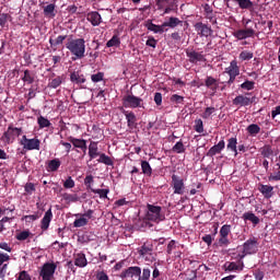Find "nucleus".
Masks as SVG:
<instances>
[{
    "label": "nucleus",
    "instance_id": "b1692460",
    "mask_svg": "<svg viewBox=\"0 0 280 280\" xmlns=\"http://www.w3.org/2000/svg\"><path fill=\"white\" fill-rule=\"evenodd\" d=\"M70 80L74 84H84V82H86V78H84V74H81L80 71H73L70 74Z\"/></svg>",
    "mask_w": 280,
    "mask_h": 280
},
{
    "label": "nucleus",
    "instance_id": "7ed1b4c3",
    "mask_svg": "<svg viewBox=\"0 0 280 280\" xmlns=\"http://www.w3.org/2000/svg\"><path fill=\"white\" fill-rule=\"evenodd\" d=\"M240 253L235 259H244L246 255H255L257 253V238H249L244 244L243 247H238Z\"/></svg>",
    "mask_w": 280,
    "mask_h": 280
},
{
    "label": "nucleus",
    "instance_id": "6ab92c4d",
    "mask_svg": "<svg viewBox=\"0 0 280 280\" xmlns=\"http://www.w3.org/2000/svg\"><path fill=\"white\" fill-rule=\"evenodd\" d=\"M225 142L224 140H221L218 144L213 145L210 148V150L207 153V156H215V154H220L225 148Z\"/></svg>",
    "mask_w": 280,
    "mask_h": 280
},
{
    "label": "nucleus",
    "instance_id": "e433bc0d",
    "mask_svg": "<svg viewBox=\"0 0 280 280\" xmlns=\"http://www.w3.org/2000/svg\"><path fill=\"white\" fill-rule=\"evenodd\" d=\"M272 186H268V185H261L259 188V191L262 194V196L265 198H270L271 194H272Z\"/></svg>",
    "mask_w": 280,
    "mask_h": 280
},
{
    "label": "nucleus",
    "instance_id": "7c9ffc66",
    "mask_svg": "<svg viewBox=\"0 0 280 280\" xmlns=\"http://www.w3.org/2000/svg\"><path fill=\"white\" fill-rule=\"evenodd\" d=\"M69 141L70 143H72V145H74V148H79L80 150H86V140L70 137Z\"/></svg>",
    "mask_w": 280,
    "mask_h": 280
},
{
    "label": "nucleus",
    "instance_id": "052dcab7",
    "mask_svg": "<svg viewBox=\"0 0 280 280\" xmlns=\"http://www.w3.org/2000/svg\"><path fill=\"white\" fill-rule=\"evenodd\" d=\"M154 102H155L156 106H161V104H163V94L156 92L154 94Z\"/></svg>",
    "mask_w": 280,
    "mask_h": 280
},
{
    "label": "nucleus",
    "instance_id": "4c0bfd02",
    "mask_svg": "<svg viewBox=\"0 0 280 280\" xmlns=\"http://www.w3.org/2000/svg\"><path fill=\"white\" fill-rule=\"evenodd\" d=\"M254 54L253 51H249V50H243L241 51L240 56H238V59L244 62L245 60H253L254 58Z\"/></svg>",
    "mask_w": 280,
    "mask_h": 280
},
{
    "label": "nucleus",
    "instance_id": "6e6552de",
    "mask_svg": "<svg viewBox=\"0 0 280 280\" xmlns=\"http://www.w3.org/2000/svg\"><path fill=\"white\" fill-rule=\"evenodd\" d=\"M141 102H143V100L132 94H127L122 97V106L125 108H139V106H141Z\"/></svg>",
    "mask_w": 280,
    "mask_h": 280
},
{
    "label": "nucleus",
    "instance_id": "09e8293b",
    "mask_svg": "<svg viewBox=\"0 0 280 280\" xmlns=\"http://www.w3.org/2000/svg\"><path fill=\"white\" fill-rule=\"evenodd\" d=\"M170 100L172 104H185V97L178 94H173Z\"/></svg>",
    "mask_w": 280,
    "mask_h": 280
},
{
    "label": "nucleus",
    "instance_id": "c9c22d12",
    "mask_svg": "<svg viewBox=\"0 0 280 280\" xmlns=\"http://www.w3.org/2000/svg\"><path fill=\"white\" fill-rule=\"evenodd\" d=\"M63 80H65V77H56L54 79H50L48 82L49 89H58V86L62 84Z\"/></svg>",
    "mask_w": 280,
    "mask_h": 280
},
{
    "label": "nucleus",
    "instance_id": "a18cd8bd",
    "mask_svg": "<svg viewBox=\"0 0 280 280\" xmlns=\"http://www.w3.org/2000/svg\"><path fill=\"white\" fill-rule=\"evenodd\" d=\"M174 3V0H156L158 10H163Z\"/></svg>",
    "mask_w": 280,
    "mask_h": 280
},
{
    "label": "nucleus",
    "instance_id": "bf43d9fd",
    "mask_svg": "<svg viewBox=\"0 0 280 280\" xmlns=\"http://www.w3.org/2000/svg\"><path fill=\"white\" fill-rule=\"evenodd\" d=\"M16 279L18 280H32V277L30 276V273H27V271L23 270L18 273Z\"/></svg>",
    "mask_w": 280,
    "mask_h": 280
},
{
    "label": "nucleus",
    "instance_id": "a19ab883",
    "mask_svg": "<svg viewBox=\"0 0 280 280\" xmlns=\"http://www.w3.org/2000/svg\"><path fill=\"white\" fill-rule=\"evenodd\" d=\"M121 45V39H119V36L114 35L107 43L106 47H119Z\"/></svg>",
    "mask_w": 280,
    "mask_h": 280
},
{
    "label": "nucleus",
    "instance_id": "79ce46f5",
    "mask_svg": "<svg viewBox=\"0 0 280 280\" xmlns=\"http://www.w3.org/2000/svg\"><path fill=\"white\" fill-rule=\"evenodd\" d=\"M37 124H38L40 129L49 128V126H51V121H49V119L45 118L44 116H39L37 118Z\"/></svg>",
    "mask_w": 280,
    "mask_h": 280
},
{
    "label": "nucleus",
    "instance_id": "de8ad7c7",
    "mask_svg": "<svg viewBox=\"0 0 280 280\" xmlns=\"http://www.w3.org/2000/svg\"><path fill=\"white\" fill-rule=\"evenodd\" d=\"M30 235H32L31 231H28V230L22 231V232L16 234V240L19 242H25V240H27V237H30Z\"/></svg>",
    "mask_w": 280,
    "mask_h": 280
},
{
    "label": "nucleus",
    "instance_id": "aec40b11",
    "mask_svg": "<svg viewBox=\"0 0 280 280\" xmlns=\"http://www.w3.org/2000/svg\"><path fill=\"white\" fill-rule=\"evenodd\" d=\"M65 40H67V35H59L56 38L50 37L49 43H50L51 49H54V51H56V49H58V46L62 45L65 43Z\"/></svg>",
    "mask_w": 280,
    "mask_h": 280
},
{
    "label": "nucleus",
    "instance_id": "39448f33",
    "mask_svg": "<svg viewBox=\"0 0 280 280\" xmlns=\"http://www.w3.org/2000/svg\"><path fill=\"white\" fill-rule=\"evenodd\" d=\"M93 213H95V211L89 209L85 213L74 214L77 219L73 222V226L75 229H82V226H86V224H89V220H93Z\"/></svg>",
    "mask_w": 280,
    "mask_h": 280
},
{
    "label": "nucleus",
    "instance_id": "412c9836",
    "mask_svg": "<svg viewBox=\"0 0 280 280\" xmlns=\"http://www.w3.org/2000/svg\"><path fill=\"white\" fill-rule=\"evenodd\" d=\"M88 264L86 255L82 253L74 255V266H78V268H86Z\"/></svg>",
    "mask_w": 280,
    "mask_h": 280
},
{
    "label": "nucleus",
    "instance_id": "69168bd1",
    "mask_svg": "<svg viewBox=\"0 0 280 280\" xmlns=\"http://www.w3.org/2000/svg\"><path fill=\"white\" fill-rule=\"evenodd\" d=\"M93 183V175H88L84 178V185H86L88 189H91V184Z\"/></svg>",
    "mask_w": 280,
    "mask_h": 280
},
{
    "label": "nucleus",
    "instance_id": "2eb2a0df",
    "mask_svg": "<svg viewBox=\"0 0 280 280\" xmlns=\"http://www.w3.org/2000/svg\"><path fill=\"white\" fill-rule=\"evenodd\" d=\"M256 32L253 28H245V30H238L234 33V37L237 38V40H244L246 38H253L255 36Z\"/></svg>",
    "mask_w": 280,
    "mask_h": 280
},
{
    "label": "nucleus",
    "instance_id": "e2e57ef3",
    "mask_svg": "<svg viewBox=\"0 0 280 280\" xmlns=\"http://www.w3.org/2000/svg\"><path fill=\"white\" fill-rule=\"evenodd\" d=\"M40 218V215L38 214H30V215H25L24 220L26 222H35V220H38Z\"/></svg>",
    "mask_w": 280,
    "mask_h": 280
},
{
    "label": "nucleus",
    "instance_id": "6e6d98bb",
    "mask_svg": "<svg viewBox=\"0 0 280 280\" xmlns=\"http://www.w3.org/2000/svg\"><path fill=\"white\" fill-rule=\"evenodd\" d=\"M24 191H26L28 196H32V194L36 191V186H34L33 183H26V185L24 186Z\"/></svg>",
    "mask_w": 280,
    "mask_h": 280
},
{
    "label": "nucleus",
    "instance_id": "a211bd4d",
    "mask_svg": "<svg viewBox=\"0 0 280 280\" xmlns=\"http://www.w3.org/2000/svg\"><path fill=\"white\" fill-rule=\"evenodd\" d=\"M205 85L207 89L212 91L213 95L218 91V88L220 86V83L215 80L213 77H207L205 80Z\"/></svg>",
    "mask_w": 280,
    "mask_h": 280
},
{
    "label": "nucleus",
    "instance_id": "9d476101",
    "mask_svg": "<svg viewBox=\"0 0 280 280\" xmlns=\"http://www.w3.org/2000/svg\"><path fill=\"white\" fill-rule=\"evenodd\" d=\"M172 187L174 189V194L178 196H183L185 194V180L178 175H172Z\"/></svg>",
    "mask_w": 280,
    "mask_h": 280
},
{
    "label": "nucleus",
    "instance_id": "bb28decb",
    "mask_svg": "<svg viewBox=\"0 0 280 280\" xmlns=\"http://www.w3.org/2000/svg\"><path fill=\"white\" fill-rule=\"evenodd\" d=\"M242 219L244 220V222H252V224L254 226H257V224H259V219L257 215H255V213L253 212H245L242 217Z\"/></svg>",
    "mask_w": 280,
    "mask_h": 280
},
{
    "label": "nucleus",
    "instance_id": "9b49d317",
    "mask_svg": "<svg viewBox=\"0 0 280 280\" xmlns=\"http://www.w3.org/2000/svg\"><path fill=\"white\" fill-rule=\"evenodd\" d=\"M20 143L24 150H40V140L36 138L27 139V136H23Z\"/></svg>",
    "mask_w": 280,
    "mask_h": 280
},
{
    "label": "nucleus",
    "instance_id": "0eeeda50",
    "mask_svg": "<svg viewBox=\"0 0 280 280\" xmlns=\"http://www.w3.org/2000/svg\"><path fill=\"white\" fill-rule=\"evenodd\" d=\"M119 277L124 280H136L138 277H141V267H129L122 270Z\"/></svg>",
    "mask_w": 280,
    "mask_h": 280
},
{
    "label": "nucleus",
    "instance_id": "f3484780",
    "mask_svg": "<svg viewBox=\"0 0 280 280\" xmlns=\"http://www.w3.org/2000/svg\"><path fill=\"white\" fill-rule=\"evenodd\" d=\"M52 218H54V213L51 212V209H48L45 212L44 218L42 219V225H40L42 231H47V229H49V224H51Z\"/></svg>",
    "mask_w": 280,
    "mask_h": 280
},
{
    "label": "nucleus",
    "instance_id": "f704fd0d",
    "mask_svg": "<svg viewBox=\"0 0 280 280\" xmlns=\"http://www.w3.org/2000/svg\"><path fill=\"white\" fill-rule=\"evenodd\" d=\"M248 135H250V137H257V135H259V132H261V128L259 127V125L257 124H252L246 128Z\"/></svg>",
    "mask_w": 280,
    "mask_h": 280
},
{
    "label": "nucleus",
    "instance_id": "864d4df0",
    "mask_svg": "<svg viewBox=\"0 0 280 280\" xmlns=\"http://www.w3.org/2000/svg\"><path fill=\"white\" fill-rule=\"evenodd\" d=\"M195 130L199 133L205 132V125L202 124V119L195 120Z\"/></svg>",
    "mask_w": 280,
    "mask_h": 280
},
{
    "label": "nucleus",
    "instance_id": "2f4dec72",
    "mask_svg": "<svg viewBox=\"0 0 280 280\" xmlns=\"http://www.w3.org/2000/svg\"><path fill=\"white\" fill-rule=\"evenodd\" d=\"M22 80L23 82H25V84H34V81L36 80V74L30 70H25Z\"/></svg>",
    "mask_w": 280,
    "mask_h": 280
},
{
    "label": "nucleus",
    "instance_id": "338daca9",
    "mask_svg": "<svg viewBox=\"0 0 280 280\" xmlns=\"http://www.w3.org/2000/svg\"><path fill=\"white\" fill-rule=\"evenodd\" d=\"M254 277L256 280H264V271L256 270Z\"/></svg>",
    "mask_w": 280,
    "mask_h": 280
},
{
    "label": "nucleus",
    "instance_id": "5fc2aeb1",
    "mask_svg": "<svg viewBox=\"0 0 280 280\" xmlns=\"http://www.w3.org/2000/svg\"><path fill=\"white\" fill-rule=\"evenodd\" d=\"M213 113H215L214 107H207L206 110L202 113L201 117L203 119H209L211 117V115H213Z\"/></svg>",
    "mask_w": 280,
    "mask_h": 280
},
{
    "label": "nucleus",
    "instance_id": "ddd939ff",
    "mask_svg": "<svg viewBox=\"0 0 280 280\" xmlns=\"http://www.w3.org/2000/svg\"><path fill=\"white\" fill-rule=\"evenodd\" d=\"M195 30L199 34V36H205L206 38L213 34V30H211L210 26H207V24H203L201 22L195 24Z\"/></svg>",
    "mask_w": 280,
    "mask_h": 280
},
{
    "label": "nucleus",
    "instance_id": "3c124183",
    "mask_svg": "<svg viewBox=\"0 0 280 280\" xmlns=\"http://www.w3.org/2000/svg\"><path fill=\"white\" fill-rule=\"evenodd\" d=\"M173 152H176V154H183V152H185V144H183L182 141L177 142L173 147Z\"/></svg>",
    "mask_w": 280,
    "mask_h": 280
},
{
    "label": "nucleus",
    "instance_id": "603ef678",
    "mask_svg": "<svg viewBox=\"0 0 280 280\" xmlns=\"http://www.w3.org/2000/svg\"><path fill=\"white\" fill-rule=\"evenodd\" d=\"M151 271L148 268H144L140 276H138V280H150Z\"/></svg>",
    "mask_w": 280,
    "mask_h": 280
},
{
    "label": "nucleus",
    "instance_id": "49530a36",
    "mask_svg": "<svg viewBox=\"0 0 280 280\" xmlns=\"http://www.w3.org/2000/svg\"><path fill=\"white\" fill-rule=\"evenodd\" d=\"M109 189H95L91 188L92 194H98L100 198H108Z\"/></svg>",
    "mask_w": 280,
    "mask_h": 280
},
{
    "label": "nucleus",
    "instance_id": "680f3d73",
    "mask_svg": "<svg viewBox=\"0 0 280 280\" xmlns=\"http://www.w3.org/2000/svg\"><path fill=\"white\" fill-rule=\"evenodd\" d=\"M5 261H10V255L0 252V266H3Z\"/></svg>",
    "mask_w": 280,
    "mask_h": 280
},
{
    "label": "nucleus",
    "instance_id": "cd10ccee",
    "mask_svg": "<svg viewBox=\"0 0 280 280\" xmlns=\"http://www.w3.org/2000/svg\"><path fill=\"white\" fill-rule=\"evenodd\" d=\"M124 114L127 119L128 128H130V130H132V128H135V126H137V116L132 112H129V113L125 112Z\"/></svg>",
    "mask_w": 280,
    "mask_h": 280
},
{
    "label": "nucleus",
    "instance_id": "c03bdc74",
    "mask_svg": "<svg viewBox=\"0 0 280 280\" xmlns=\"http://www.w3.org/2000/svg\"><path fill=\"white\" fill-rule=\"evenodd\" d=\"M97 161L98 163H103L104 165H113V160L105 153H101L100 159Z\"/></svg>",
    "mask_w": 280,
    "mask_h": 280
},
{
    "label": "nucleus",
    "instance_id": "f257e3e1",
    "mask_svg": "<svg viewBox=\"0 0 280 280\" xmlns=\"http://www.w3.org/2000/svg\"><path fill=\"white\" fill-rule=\"evenodd\" d=\"M66 47L78 60H82L84 54H86V42L84 38L69 39Z\"/></svg>",
    "mask_w": 280,
    "mask_h": 280
},
{
    "label": "nucleus",
    "instance_id": "37998d69",
    "mask_svg": "<svg viewBox=\"0 0 280 280\" xmlns=\"http://www.w3.org/2000/svg\"><path fill=\"white\" fill-rule=\"evenodd\" d=\"M228 150H231L237 154V138H230L228 143Z\"/></svg>",
    "mask_w": 280,
    "mask_h": 280
},
{
    "label": "nucleus",
    "instance_id": "0e129e2a",
    "mask_svg": "<svg viewBox=\"0 0 280 280\" xmlns=\"http://www.w3.org/2000/svg\"><path fill=\"white\" fill-rule=\"evenodd\" d=\"M147 46L156 49V39H154V37H149L147 40Z\"/></svg>",
    "mask_w": 280,
    "mask_h": 280
},
{
    "label": "nucleus",
    "instance_id": "4468645a",
    "mask_svg": "<svg viewBox=\"0 0 280 280\" xmlns=\"http://www.w3.org/2000/svg\"><path fill=\"white\" fill-rule=\"evenodd\" d=\"M186 56L192 65H198V62H203L205 60V55L196 50H187Z\"/></svg>",
    "mask_w": 280,
    "mask_h": 280
},
{
    "label": "nucleus",
    "instance_id": "20e7f679",
    "mask_svg": "<svg viewBox=\"0 0 280 280\" xmlns=\"http://www.w3.org/2000/svg\"><path fill=\"white\" fill-rule=\"evenodd\" d=\"M23 135V129L22 128H16L9 126L7 131L3 132L1 137V141L5 143L7 145H11L14 141H16L18 137H21Z\"/></svg>",
    "mask_w": 280,
    "mask_h": 280
},
{
    "label": "nucleus",
    "instance_id": "4d7b16f0",
    "mask_svg": "<svg viewBox=\"0 0 280 280\" xmlns=\"http://www.w3.org/2000/svg\"><path fill=\"white\" fill-rule=\"evenodd\" d=\"M91 80L94 83L102 82V80H104V72H97L95 74H92Z\"/></svg>",
    "mask_w": 280,
    "mask_h": 280
},
{
    "label": "nucleus",
    "instance_id": "f8f14e48",
    "mask_svg": "<svg viewBox=\"0 0 280 280\" xmlns=\"http://www.w3.org/2000/svg\"><path fill=\"white\" fill-rule=\"evenodd\" d=\"M255 100H257L255 96L248 97L238 95L233 100V104L234 106H250V104H254Z\"/></svg>",
    "mask_w": 280,
    "mask_h": 280
},
{
    "label": "nucleus",
    "instance_id": "58836bf2",
    "mask_svg": "<svg viewBox=\"0 0 280 280\" xmlns=\"http://www.w3.org/2000/svg\"><path fill=\"white\" fill-rule=\"evenodd\" d=\"M141 170L142 173L145 174V176H152V166H150V163L148 161L141 162Z\"/></svg>",
    "mask_w": 280,
    "mask_h": 280
},
{
    "label": "nucleus",
    "instance_id": "f03ea898",
    "mask_svg": "<svg viewBox=\"0 0 280 280\" xmlns=\"http://www.w3.org/2000/svg\"><path fill=\"white\" fill-rule=\"evenodd\" d=\"M145 220L159 224V222H163L165 220V213L162 212V208L160 206L148 205Z\"/></svg>",
    "mask_w": 280,
    "mask_h": 280
},
{
    "label": "nucleus",
    "instance_id": "c85d7f7f",
    "mask_svg": "<svg viewBox=\"0 0 280 280\" xmlns=\"http://www.w3.org/2000/svg\"><path fill=\"white\" fill-rule=\"evenodd\" d=\"M229 75H240V66H237L236 60L230 62V67L225 69Z\"/></svg>",
    "mask_w": 280,
    "mask_h": 280
},
{
    "label": "nucleus",
    "instance_id": "423d86ee",
    "mask_svg": "<svg viewBox=\"0 0 280 280\" xmlns=\"http://www.w3.org/2000/svg\"><path fill=\"white\" fill-rule=\"evenodd\" d=\"M56 264L54 262H46L40 269L39 277H42L43 280H51L54 279V275L56 272Z\"/></svg>",
    "mask_w": 280,
    "mask_h": 280
},
{
    "label": "nucleus",
    "instance_id": "8fccbe9b",
    "mask_svg": "<svg viewBox=\"0 0 280 280\" xmlns=\"http://www.w3.org/2000/svg\"><path fill=\"white\" fill-rule=\"evenodd\" d=\"M241 89H243L244 91H253V89H255V83L254 81L246 80L244 83L241 84Z\"/></svg>",
    "mask_w": 280,
    "mask_h": 280
},
{
    "label": "nucleus",
    "instance_id": "a878e982",
    "mask_svg": "<svg viewBox=\"0 0 280 280\" xmlns=\"http://www.w3.org/2000/svg\"><path fill=\"white\" fill-rule=\"evenodd\" d=\"M100 149L97 148V142H91L89 145V156L90 161H93V159H97L100 156Z\"/></svg>",
    "mask_w": 280,
    "mask_h": 280
},
{
    "label": "nucleus",
    "instance_id": "ea45409f",
    "mask_svg": "<svg viewBox=\"0 0 280 280\" xmlns=\"http://www.w3.org/2000/svg\"><path fill=\"white\" fill-rule=\"evenodd\" d=\"M177 25H180V21L178 20V18H170L168 22H164L163 23V27H177Z\"/></svg>",
    "mask_w": 280,
    "mask_h": 280
},
{
    "label": "nucleus",
    "instance_id": "473e14b6",
    "mask_svg": "<svg viewBox=\"0 0 280 280\" xmlns=\"http://www.w3.org/2000/svg\"><path fill=\"white\" fill-rule=\"evenodd\" d=\"M44 14L48 16V19H54L56 16V4L50 3L44 7Z\"/></svg>",
    "mask_w": 280,
    "mask_h": 280
},
{
    "label": "nucleus",
    "instance_id": "774afa93",
    "mask_svg": "<svg viewBox=\"0 0 280 280\" xmlns=\"http://www.w3.org/2000/svg\"><path fill=\"white\" fill-rule=\"evenodd\" d=\"M277 115H280V105L275 107L272 110H271V117L272 119H275L277 117Z\"/></svg>",
    "mask_w": 280,
    "mask_h": 280
},
{
    "label": "nucleus",
    "instance_id": "c756f323",
    "mask_svg": "<svg viewBox=\"0 0 280 280\" xmlns=\"http://www.w3.org/2000/svg\"><path fill=\"white\" fill-rule=\"evenodd\" d=\"M60 165H62L60 159L50 160L48 162L47 172H58V170H60Z\"/></svg>",
    "mask_w": 280,
    "mask_h": 280
},
{
    "label": "nucleus",
    "instance_id": "dca6fc26",
    "mask_svg": "<svg viewBox=\"0 0 280 280\" xmlns=\"http://www.w3.org/2000/svg\"><path fill=\"white\" fill-rule=\"evenodd\" d=\"M86 20L94 26L96 27L102 23V15L97 11H92L88 13Z\"/></svg>",
    "mask_w": 280,
    "mask_h": 280
},
{
    "label": "nucleus",
    "instance_id": "393cba45",
    "mask_svg": "<svg viewBox=\"0 0 280 280\" xmlns=\"http://www.w3.org/2000/svg\"><path fill=\"white\" fill-rule=\"evenodd\" d=\"M235 3H238V8H241V10H249L250 12H253L255 4L253 3V1L250 0H232Z\"/></svg>",
    "mask_w": 280,
    "mask_h": 280
},
{
    "label": "nucleus",
    "instance_id": "13d9d810",
    "mask_svg": "<svg viewBox=\"0 0 280 280\" xmlns=\"http://www.w3.org/2000/svg\"><path fill=\"white\" fill-rule=\"evenodd\" d=\"M63 187L65 189H73V187H75V182L73 180V178L68 177L67 180L63 183Z\"/></svg>",
    "mask_w": 280,
    "mask_h": 280
},
{
    "label": "nucleus",
    "instance_id": "72a5a7b5",
    "mask_svg": "<svg viewBox=\"0 0 280 280\" xmlns=\"http://www.w3.org/2000/svg\"><path fill=\"white\" fill-rule=\"evenodd\" d=\"M139 255L141 257H145L148 255H152V244L144 243L139 249Z\"/></svg>",
    "mask_w": 280,
    "mask_h": 280
},
{
    "label": "nucleus",
    "instance_id": "5701e85b",
    "mask_svg": "<svg viewBox=\"0 0 280 280\" xmlns=\"http://www.w3.org/2000/svg\"><path fill=\"white\" fill-rule=\"evenodd\" d=\"M238 259V264L237 262H229L226 270H229V272H242V270H244V261H242V259Z\"/></svg>",
    "mask_w": 280,
    "mask_h": 280
},
{
    "label": "nucleus",
    "instance_id": "1a4fd4ad",
    "mask_svg": "<svg viewBox=\"0 0 280 280\" xmlns=\"http://www.w3.org/2000/svg\"><path fill=\"white\" fill-rule=\"evenodd\" d=\"M229 235H231V225L224 224L219 232V246H229V244H231Z\"/></svg>",
    "mask_w": 280,
    "mask_h": 280
},
{
    "label": "nucleus",
    "instance_id": "4be33fe9",
    "mask_svg": "<svg viewBox=\"0 0 280 280\" xmlns=\"http://www.w3.org/2000/svg\"><path fill=\"white\" fill-rule=\"evenodd\" d=\"M147 30H149V32H153L154 34H163V32H167V30H165V26L162 25H156L152 22H148L145 24Z\"/></svg>",
    "mask_w": 280,
    "mask_h": 280
}]
</instances>
